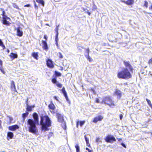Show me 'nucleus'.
I'll return each instance as SVG.
<instances>
[{
    "label": "nucleus",
    "instance_id": "nucleus-7",
    "mask_svg": "<svg viewBox=\"0 0 152 152\" xmlns=\"http://www.w3.org/2000/svg\"><path fill=\"white\" fill-rule=\"evenodd\" d=\"M19 128V126L17 124L10 126L8 127L9 130L12 131H15Z\"/></svg>",
    "mask_w": 152,
    "mask_h": 152
},
{
    "label": "nucleus",
    "instance_id": "nucleus-47",
    "mask_svg": "<svg viewBox=\"0 0 152 152\" xmlns=\"http://www.w3.org/2000/svg\"><path fill=\"white\" fill-rule=\"evenodd\" d=\"M86 145L88 147H90V145L89 143V142H86Z\"/></svg>",
    "mask_w": 152,
    "mask_h": 152
},
{
    "label": "nucleus",
    "instance_id": "nucleus-35",
    "mask_svg": "<svg viewBox=\"0 0 152 152\" xmlns=\"http://www.w3.org/2000/svg\"><path fill=\"white\" fill-rule=\"evenodd\" d=\"M146 100L148 102V104L150 106L151 105V101L148 99H146Z\"/></svg>",
    "mask_w": 152,
    "mask_h": 152
},
{
    "label": "nucleus",
    "instance_id": "nucleus-31",
    "mask_svg": "<svg viewBox=\"0 0 152 152\" xmlns=\"http://www.w3.org/2000/svg\"><path fill=\"white\" fill-rule=\"evenodd\" d=\"M52 81L53 83H55L56 84L58 82L57 81L56 79L55 78H53L52 80Z\"/></svg>",
    "mask_w": 152,
    "mask_h": 152
},
{
    "label": "nucleus",
    "instance_id": "nucleus-63",
    "mask_svg": "<svg viewBox=\"0 0 152 152\" xmlns=\"http://www.w3.org/2000/svg\"><path fill=\"white\" fill-rule=\"evenodd\" d=\"M150 16L152 18V13H149Z\"/></svg>",
    "mask_w": 152,
    "mask_h": 152
},
{
    "label": "nucleus",
    "instance_id": "nucleus-28",
    "mask_svg": "<svg viewBox=\"0 0 152 152\" xmlns=\"http://www.w3.org/2000/svg\"><path fill=\"white\" fill-rule=\"evenodd\" d=\"M2 17L3 20H7L10 19V18L6 15H4Z\"/></svg>",
    "mask_w": 152,
    "mask_h": 152
},
{
    "label": "nucleus",
    "instance_id": "nucleus-20",
    "mask_svg": "<svg viewBox=\"0 0 152 152\" xmlns=\"http://www.w3.org/2000/svg\"><path fill=\"white\" fill-rule=\"evenodd\" d=\"M36 1L37 3L41 4L43 6H44V1L43 0H36Z\"/></svg>",
    "mask_w": 152,
    "mask_h": 152
},
{
    "label": "nucleus",
    "instance_id": "nucleus-13",
    "mask_svg": "<svg viewBox=\"0 0 152 152\" xmlns=\"http://www.w3.org/2000/svg\"><path fill=\"white\" fill-rule=\"evenodd\" d=\"M62 92L63 94H64V96L65 97L66 100L67 101H69V99L68 98V96L67 95V94L65 90V88L64 87H63L62 89Z\"/></svg>",
    "mask_w": 152,
    "mask_h": 152
},
{
    "label": "nucleus",
    "instance_id": "nucleus-64",
    "mask_svg": "<svg viewBox=\"0 0 152 152\" xmlns=\"http://www.w3.org/2000/svg\"><path fill=\"white\" fill-rule=\"evenodd\" d=\"M56 45L57 46H58V42H56Z\"/></svg>",
    "mask_w": 152,
    "mask_h": 152
},
{
    "label": "nucleus",
    "instance_id": "nucleus-38",
    "mask_svg": "<svg viewBox=\"0 0 152 152\" xmlns=\"http://www.w3.org/2000/svg\"><path fill=\"white\" fill-rule=\"evenodd\" d=\"M148 2L147 1H145V2L144 6H145L146 8H147L148 7Z\"/></svg>",
    "mask_w": 152,
    "mask_h": 152
},
{
    "label": "nucleus",
    "instance_id": "nucleus-3",
    "mask_svg": "<svg viewBox=\"0 0 152 152\" xmlns=\"http://www.w3.org/2000/svg\"><path fill=\"white\" fill-rule=\"evenodd\" d=\"M118 77L123 79H129L131 78V75L128 69L124 68L122 70L118 73Z\"/></svg>",
    "mask_w": 152,
    "mask_h": 152
},
{
    "label": "nucleus",
    "instance_id": "nucleus-46",
    "mask_svg": "<svg viewBox=\"0 0 152 152\" xmlns=\"http://www.w3.org/2000/svg\"><path fill=\"white\" fill-rule=\"evenodd\" d=\"M56 31V37H58V31Z\"/></svg>",
    "mask_w": 152,
    "mask_h": 152
},
{
    "label": "nucleus",
    "instance_id": "nucleus-21",
    "mask_svg": "<svg viewBox=\"0 0 152 152\" xmlns=\"http://www.w3.org/2000/svg\"><path fill=\"white\" fill-rule=\"evenodd\" d=\"M124 2L130 5L133 3L134 0H127L126 1H124Z\"/></svg>",
    "mask_w": 152,
    "mask_h": 152
},
{
    "label": "nucleus",
    "instance_id": "nucleus-2",
    "mask_svg": "<svg viewBox=\"0 0 152 152\" xmlns=\"http://www.w3.org/2000/svg\"><path fill=\"white\" fill-rule=\"evenodd\" d=\"M51 121L48 116L45 115L41 117L40 124L42 126V129L45 131L48 130V128L51 126Z\"/></svg>",
    "mask_w": 152,
    "mask_h": 152
},
{
    "label": "nucleus",
    "instance_id": "nucleus-9",
    "mask_svg": "<svg viewBox=\"0 0 152 152\" xmlns=\"http://www.w3.org/2000/svg\"><path fill=\"white\" fill-rule=\"evenodd\" d=\"M49 108L50 109V111L53 114L55 113L54 110L55 108L54 105L53 103H51L48 105Z\"/></svg>",
    "mask_w": 152,
    "mask_h": 152
},
{
    "label": "nucleus",
    "instance_id": "nucleus-25",
    "mask_svg": "<svg viewBox=\"0 0 152 152\" xmlns=\"http://www.w3.org/2000/svg\"><path fill=\"white\" fill-rule=\"evenodd\" d=\"M76 149V152H80V147L78 144H76L75 145Z\"/></svg>",
    "mask_w": 152,
    "mask_h": 152
},
{
    "label": "nucleus",
    "instance_id": "nucleus-17",
    "mask_svg": "<svg viewBox=\"0 0 152 152\" xmlns=\"http://www.w3.org/2000/svg\"><path fill=\"white\" fill-rule=\"evenodd\" d=\"M11 88L12 91H15L16 88L14 82L13 81H11Z\"/></svg>",
    "mask_w": 152,
    "mask_h": 152
},
{
    "label": "nucleus",
    "instance_id": "nucleus-11",
    "mask_svg": "<svg viewBox=\"0 0 152 152\" xmlns=\"http://www.w3.org/2000/svg\"><path fill=\"white\" fill-rule=\"evenodd\" d=\"M47 66L50 67L52 68L54 67V65L53 61L50 60L48 59L46 61Z\"/></svg>",
    "mask_w": 152,
    "mask_h": 152
},
{
    "label": "nucleus",
    "instance_id": "nucleus-54",
    "mask_svg": "<svg viewBox=\"0 0 152 152\" xmlns=\"http://www.w3.org/2000/svg\"><path fill=\"white\" fill-rule=\"evenodd\" d=\"M123 118V115L122 114H120V120H121Z\"/></svg>",
    "mask_w": 152,
    "mask_h": 152
},
{
    "label": "nucleus",
    "instance_id": "nucleus-1",
    "mask_svg": "<svg viewBox=\"0 0 152 152\" xmlns=\"http://www.w3.org/2000/svg\"><path fill=\"white\" fill-rule=\"evenodd\" d=\"M33 116L34 120L31 119L28 120L27 122V127L29 132L35 134L38 132L36 125L39 124V116L36 113H34Z\"/></svg>",
    "mask_w": 152,
    "mask_h": 152
},
{
    "label": "nucleus",
    "instance_id": "nucleus-16",
    "mask_svg": "<svg viewBox=\"0 0 152 152\" xmlns=\"http://www.w3.org/2000/svg\"><path fill=\"white\" fill-rule=\"evenodd\" d=\"M17 35L20 37H21L23 35V32L20 31V27H18L17 29Z\"/></svg>",
    "mask_w": 152,
    "mask_h": 152
},
{
    "label": "nucleus",
    "instance_id": "nucleus-50",
    "mask_svg": "<svg viewBox=\"0 0 152 152\" xmlns=\"http://www.w3.org/2000/svg\"><path fill=\"white\" fill-rule=\"evenodd\" d=\"M30 5L29 4H28L24 5V7H30Z\"/></svg>",
    "mask_w": 152,
    "mask_h": 152
},
{
    "label": "nucleus",
    "instance_id": "nucleus-33",
    "mask_svg": "<svg viewBox=\"0 0 152 152\" xmlns=\"http://www.w3.org/2000/svg\"><path fill=\"white\" fill-rule=\"evenodd\" d=\"M86 58L87 59L90 61L91 62L92 61V59L91 58L89 55Z\"/></svg>",
    "mask_w": 152,
    "mask_h": 152
},
{
    "label": "nucleus",
    "instance_id": "nucleus-61",
    "mask_svg": "<svg viewBox=\"0 0 152 152\" xmlns=\"http://www.w3.org/2000/svg\"><path fill=\"white\" fill-rule=\"evenodd\" d=\"M88 14V15H91V13L90 12H87Z\"/></svg>",
    "mask_w": 152,
    "mask_h": 152
},
{
    "label": "nucleus",
    "instance_id": "nucleus-40",
    "mask_svg": "<svg viewBox=\"0 0 152 152\" xmlns=\"http://www.w3.org/2000/svg\"><path fill=\"white\" fill-rule=\"evenodd\" d=\"M148 63L150 64H152V58H151L150 59L148 62Z\"/></svg>",
    "mask_w": 152,
    "mask_h": 152
},
{
    "label": "nucleus",
    "instance_id": "nucleus-22",
    "mask_svg": "<svg viewBox=\"0 0 152 152\" xmlns=\"http://www.w3.org/2000/svg\"><path fill=\"white\" fill-rule=\"evenodd\" d=\"M7 117L8 118L9 120V122H8V124H10L11 123H12V121L13 120V118L12 117H11L8 115L7 116Z\"/></svg>",
    "mask_w": 152,
    "mask_h": 152
},
{
    "label": "nucleus",
    "instance_id": "nucleus-48",
    "mask_svg": "<svg viewBox=\"0 0 152 152\" xmlns=\"http://www.w3.org/2000/svg\"><path fill=\"white\" fill-rule=\"evenodd\" d=\"M54 98L56 99V100L57 101H58V98L56 96H54Z\"/></svg>",
    "mask_w": 152,
    "mask_h": 152
},
{
    "label": "nucleus",
    "instance_id": "nucleus-14",
    "mask_svg": "<svg viewBox=\"0 0 152 152\" xmlns=\"http://www.w3.org/2000/svg\"><path fill=\"white\" fill-rule=\"evenodd\" d=\"M42 43L43 44V48L44 50H47L48 49V46L47 43L46 42V41H42Z\"/></svg>",
    "mask_w": 152,
    "mask_h": 152
},
{
    "label": "nucleus",
    "instance_id": "nucleus-59",
    "mask_svg": "<svg viewBox=\"0 0 152 152\" xmlns=\"http://www.w3.org/2000/svg\"><path fill=\"white\" fill-rule=\"evenodd\" d=\"M44 38L46 40H47V37L46 35H44Z\"/></svg>",
    "mask_w": 152,
    "mask_h": 152
},
{
    "label": "nucleus",
    "instance_id": "nucleus-55",
    "mask_svg": "<svg viewBox=\"0 0 152 152\" xmlns=\"http://www.w3.org/2000/svg\"><path fill=\"white\" fill-rule=\"evenodd\" d=\"M2 65V61L0 59V66Z\"/></svg>",
    "mask_w": 152,
    "mask_h": 152
},
{
    "label": "nucleus",
    "instance_id": "nucleus-42",
    "mask_svg": "<svg viewBox=\"0 0 152 152\" xmlns=\"http://www.w3.org/2000/svg\"><path fill=\"white\" fill-rule=\"evenodd\" d=\"M86 50V53L89 54V50L88 48V49H85Z\"/></svg>",
    "mask_w": 152,
    "mask_h": 152
},
{
    "label": "nucleus",
    "instance_id": "nucleus-8",
    "mask_svg": "<svg viewBox=\"0 0 152 152\" xmlns=\"http://www.w3.org/2000/svg\"><path fill=\"white\" fill-rule=\"evenodd\" d=\"M124 63L126 69H128L130 70H131L132 69V67L130 64L129 62L124 61Z\"/></svg>",
    "mask_w": 152,
    "mask_h": 152
},
{
    "label": "nucleus",
    "instance_id": "nucleus-27",
    "mask_svg": "<svg viewBox=\"0 0 152 152\" xmlns=\"http://www.w3.org/2000/svg\"><path fill=\"white\" fill-rule=\"evenodd\" d=\"M3 23L7 25H9V23L7 20H2Z\"/></svg>",
    "mask_w": 152,
    "mask_h": 152
},
{
    "label": "nucleus",
    "instance_id": "nucleus-44",
    "mask_svg": "<svg viewBox=\"0 0 152 152\" xmlns=\"http://www.w3.org/2000/svg\"><path fill=\"white\" fill-rule=\"evenodd\" d=\"M121 145L124 148H126V146L125 145L123 142L121 143Z\"/></svg>",
    "mask_w": 152,
    "mask_h": 152
},
{
    "label": "nucleus",
    "instance_id": "nucleus-26",
    "mask_svg": "<svg viewBox=\"0 0 152 152\" xmlns=\"http://www.w3.org/2000/svg\"><path fill=\"white\" fill-rule=\"evenodd\" d=\"M32 56L35 59H37V58L38 56L37 53H32Z\"/></svg>",
    "mask_w": 152,
    "mask_h": 152
},
{
    "label": "nucleus",
    "instance_id": "nucleus-12",
    "mask_svg": "<svg viewBox=\"0 0 152 152\" xmlns=\"http://www.w3.org/2000/svg\"><path fill=\"white\" fill-rule=\"evenodd\" d=\"M56 116L59 122H62L63 121V117L61 114L57 113L56 114Z\"/></svg>",
    "mask_w": 152,
    "mask_h": 152
},
{
    "label": "nucleus",
    "instance_id": "nucleus-32",
    "mask_svg": "<svg viewBox=\"0 0 152 152\" xmlns=\"http://www.w3.org/2000/svg\"><path fill=\"white\" fill-rule=\"evenodd\" d=\"M97 8V7L94 4L92 8V10H96Z\"/></svg>",
    "mask_w": 152,
    "mask_h": 152
},
{
    "label": "nucleus",
    "instance_id": "nucleus-5",
    "mask_svg": "<svg viewBox=\"0 0 152 152\" xmlns=\"http://www.w3.org/2000/svg\"><path fill=\"white\" fill-rule=\"evenodd\" d=\"M105 140L107 142L112 143L116 141L115 138L113 135H108L105 138Z\"/></svg>",
    "mask_w": 152,
    "mask_h": 152
},
{
    "label": "nucleus",
    "instance_id": "nucleus-58",
    "mask_svg": "<svg viewBox=\"0 0 152 152\" xmlns=\"http://www.w3.org/2000/svg\"><path fill=\"white\" fill-rule=\"evenodd\" d=\"M79 123V121H78L77 123L76 126L77 128L78 127V126Z\"/></svg>",
    "mask_w": 152,
    "mask_h": 152
},
{
    "label": "nucleus",
    "instance_id": "nucleus-53",
    "mask_svg": "<svg viewBox=\"0 0 152 152\" xmlns=\"http://www.w3.org/2000/svg\"><path fill=\"white\" fill-rule=\"evenodd\" d=\"M5 12L3 10V12H2V16H4V15H5Z\"/></svg>",
    "mask_w": 152,
    "mask_h": 152
},
{
    "label": "nucleus",
    "instance_id": "nucleus-49",
    "mask_svg": "<svg viewBox=\"0 0 152 152\" xmlns=\"http://www.w3.org/2000/svg\"><path fill=\"white\" fill-rule=\"evenodd\" d=\"M99 141V138H96V142H98Z\"/></svg>",
    "mask_w": 152,
    "mask_h": 152
},
{
    "label": "nucleus",
    "instance_id": "nucleus-52",
    "mask_svg": "<svg viewBox=\"0 0 152 152\" xmlns=\"http://www.w3.org/2000/svg\"><path fill=\"white\" fill-rule=\"evenodd\" d=\"M58 37H56L55 41L56 42H58Z\"/></svg>",
    "mask_w": 152,
    "mask_h": 152
},
{
    "label": "nucleus",
    "instance_id": "nucleus-30",
    "mask_svg": "<svg viewBox=\"0 0 152 152\" xmlns=\"http://www.w3.org/2000/svg\"><path fill=\"white\" fill-rule=\"evenodd\" d=\"M79 122L80 123V126H82L85 123V121H80V122Z\"/></svg>",
    "mask_w": 152,
    "mask_h": 152
},
{
    "label": "nucleus",
    "instance_id": "nucleus-18",
    "mask_svg": "<svg viewBox=\"0 0 152 152\" xmlns=\"http://www.w3.org/2000/svg\"><path fill=\"white\" fill-rule=\"evenodd\" d=\"M10 56L12 59H13L15 58H17L18 55L16 54L12 53L10 55Z\"/></svg>",
    "mask_w": 152,
    "mask_h": 152
},
{
    "label": "nucleus",
    "instance_id": "nucleus-41",
    "mask_svg": "<svg viewBox=\"0 0 152 152\" xmlns=\"http://www.w3.org/2000/svg\"><path fill=\"white\" fill-rule=\"evenodd\" d=\"M59 26V24L58 26H57L56 28H55V31H58V27Z\"/></svg>",
    "mask_w": 152,
    "mask_h": 152
},
{
    "label": "nucleus",
    "instance_id": "nucleus-62",
    "mask_svg": "<svg viewBox=\"0 0 152 152\" xmlns=\"http://www.w3.org/2000/svg\"><path fill=\"white\" fill-rule=\"evenodd\" d=\"M3 69L2 66H0V70Z\"/></svg>",
    "mask_w": 152,
    "mask_h": 152
},
{
    "label": "nucleus",
    "instance_id": "nucleus-36",
    "mask_svg": "<svg viewBox=\"0 0 152 152\" xmlns=\"http://www.w3.org/2000/svg\"><path fill=\"white\" fill-rule=\"evenodd\" d=\"M13 7L16 8L17 9H19V7L18 6H17L15 4H13Z\"/></svg>",
    "mask_w": 152,
    "mask_h": 152
},
{
    "label": "nucleus",
    "instance_id": "nucleus-45",
    "mask_svg": "<svg viewBox=\"0 0 152 152\" xmlns=\"http://www.w3.org/2000/svg\"><path fill=\"white\" fill-rule=\"evenodd\" d=\"M86 150H87L88 151V152H91L92 151L91 150H90L88 148H86Z\"/></svg>",
    "mask_w": 152,
    "mask_h": 152
},
{
    "label": "nucleus",
    "instance_id": "nucleus-57",
    "mask_svg": "<svg viewBox=\"0 0 152 152\" xmlns=\"http://www.w3.org/2000/svg\"><path fill=\"white\" fill-rule=\"evenodd\" d=\"M88 55H89V54L86 53V54H85V57H86V58L87 57H88L87 56H88Z\"/></svg>",
    "mask_w": 152,
    "mask_h": 152
},
{
    "label": "nucleus",
    "instance_id": "nucleus-34",
    "mask_svg": "<svg viewBox=\"0 0 152 152\" xmlns=\"http://www.w3.org/2000/svg\"><path fill=\"white\" fill-rule=\"evenodd\" d=\"M55 73L56 75L57 76H61V74L58 72L55 71Z\"/></svg>",
    "mask_w": 152,
    "mask_h": 152
},
{
    "label": "nucleus",
    "instance_id": "nucleus-23",
    "mask_svg": "<svg viewBox=\"0 0 152 152\" xmlns=\"http://www.w3.org/2000/svg\"><path fill=\"white\" fill-rule=\"evenodd\" d=\"M28 112H26L25 113H24L22 114V117L23 119V120H24L25 118L28 115Z\"/></svg>",
    "mask_w": 152,
    "mask_h": 152
},
{
    "label": "nucleus",
    "instance_id": "nucleus-4",
    "mask_svg": "<svg viewBox=\"0 0 152 152\" xmlns=\"http://www.w3.org/2000/svg\"><path fill=\"white\" fill-rule=\"evenodd\" d=\"M101 103L102 104H106L112 107H113L112 106H114L113 102L109 96L104 97L102 102Z\"/></svg>",
    "mask_w": 152,
    "mask_h": 152
},
{
    "label": "nucleus",
    "instance_id": "nucleus-24",
    "mask_svg": "<svg viewBox=\"0 0 152 152\" xmlns=\"http://www.w3.org/2000/svg\"><path fill=\"white\" fill-rule=\"evenodd\" d=\"M0 46L3 48V50L5 48V46L3 44V43L1 39H0Z\"/></svg>",
    "mask_w": 152,
    "mask_h": 152
},
{
    "label": "nucleus",
    "instance_id": "nucleus-39",
    "mask_svg": "<svg viewBox=\"0 0 152 152\" xmlns=\"http://www.w3.org/2000/svg\"><path fill=\"white\" fill-rule=\"evenodd\" d=\"M59 57L60 58H63V55H62L61 53L60 52H59Z\"/></svg>",
    "mask_w": 152,
    "mask_h": 152
},
{
    "label": "nucleus",
    "instance_id": "nucleus-10",
    "mask_svg": "<svg viewBox=\"0 0 152 152\" xmlns=\"http://www.w3.org/2000/svg\"><path fill=\"white\" fill-rule=\"evenodd\" d=\"M103 118V117L101 115L98 116L94 118L93 122L96 123L98 121H101Z\"/></svg>",
    "mask_w": 152,
    "mask_h": 152
},
{
    "label": "nucleus",
    "instance_id": "nucleus-19",
    "mask_svg": "<svg viewBox=\"0 0 152 152\" xmlns=\"http://www.w3.org/2000/svg\"><path fill=\"white\" fill-rule=\"evenodd\" d=\"M13 133L11 132H8L7 133V137H10V139H12L13 137Z\"/></svg>",
    "mask_w": 152,
    "mask_h": 152
},
{
    "label": "nucleus",
    "instance_id": "nucleus-15",
    "mask_svg": "<svg viewBox=\"0 0 152 152\" xmlns=\"http://www.w3.org/2000/svg\"><path fill=\"white\" fill-rule=\"evenodd\" d=\"M115 94L118 96V98H120L121 96L122 92H121L118 90H116L115 92Z\"/></svg>",
    "mask_w": 152,
    "mask_h": 152
},
{
    "label": "nucleus",
    "instance_id": "nucleus-56",
    "mask_svg": "<svg viewBox=\"0 0 152 152\" xmlns=\"http://www.w3.org/2000/svg\"><path fill=\"white\" fill-rule=\"evenodd\" d=\"M1 70V72L2 73H3V74H4V72H4V70H3V69H1V70Z\"/></svg>",
    "mask_w": 152,
    "mask_h": 152
},
{
    "label": "nucleus",
    "instance_id": "nucleus-29",
    "mask_svg": "<svg viewBox=\"0 0 152 152\" xmlns=\"http://www.w3.org/2000/svg\"><path fill=\"white\" fill-rule=\"evenodd\" d=\"M56 85L58 87L61 88L62 87V85L58 82H57L56 84Z\"/></svg>",
    "mask_w": 152,
    "mask_h": 152
},
{
    "label": "nucleus",
    "instance_id": "nucleus-6",
    "mask_svg": "<svg viewBox=\"0 0 152 152\" xmlns=\"http://www.w3.org/2000/svg\"><path fill=\"white\" fill-rule=\"evenodd\" d=\"M28 99H27L26 102V110L28 111H31L32 110V109L34 108L35 106L34 105L30 106L28 105Z\"/></svg>",
    "mask_w": 152,
    "mask_h": 152
},
{
    "label": "nucleus",
    "instance_id": "nucleus-51",
    "mask_svg": "<svg viewBox=\"0 0 152 152\" xmlns=\"http://www.w3.org/2000/svg\"><path fill=\"white\" fill-rule=\"evenodd\" d=\"M96 102L97 103H99V99L98 98H96Z\"/></svg>",
    "mask_w": 152,
    "mask_h": 152
},
{
    "label": "nucleus",
    "instance_id": "nucleus-60",
    "mask_svg": "<svg viewBox=\"0 0 152 152\" xmlns=\"http://www.w3.org/2000/svg\"><path fill=\"white\" fill-rule=\"evenodd\" d=\"M149 10H151V9H152V4L151 5V7H149Z\"/></svg>",
    "mask_w": 152,
    "mask_h": 152
},
{
    "label": "nucleus",
    "instance_id": "nucleus-37",
    "mask_svg": "<svg viewBox=\"0 0 152 152\" xmlns=\"http://www.w3.org/2000/svg\"><path fill=\"white\" fill-rule=\"evenodd\" d=\"M85 139L86 141V142H89V139L87 137L86 135H85L84 136Z\"/></svg>",
    "mask_w": 152,
    "mask_h": 152
},
{
    "label": "nucleus",
    "instance_id": "nucleus-43",
    "mask_svg": "<svg viewBox=\"0 0 152 152\" xmlns=\"http://www.w3.org/2000/svg\"><path fill=\"white\" fill-rule=\"evenodd\" d=\"M34 6H35V8L36 9H38V7L35 1H34Z\"/></svg>",
    "mask_w": 152,
    "mask_h": 152
}]
</instances>
